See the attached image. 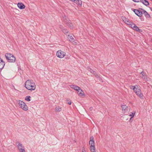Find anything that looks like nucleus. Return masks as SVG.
I'll list each match as a JSON object with an SVG mask.
<instances>
[{
    "label": "nucleus",
    "instance_id": "2f4dec72",
    "mask_svg": "<svg viewBox=\"0 0 152 152\" xmlns=\"http://www.w3.org/2000/svg\"><path fill=\"white\" fill-rule=\"evenodd\" d=\"M93 107H90L89 108V110H90L91 111H92L93 110Z\"/></svg>",
    "mask_w": 152,
    "mask_h": 152
},
{
    "label": "nucleus",
    "instance_id": "4468645a",
    "mask_svg": "<svg viewBox=\"0 0 152 152\" xmlns=\"http://www.w3.org/2000/svg\"><path fill=\"white\" fill-rule=\"evenodd\" d=\"M18 6L20 9L23 10L25 7V5L22 3H18Z\"/></svg>",
    "mask_w": 152,
    "mask_h": 152
},
{
    "label": "nucleus",
    "instance_id": "f3484780",
    "mask_svg": "<svg viewBox=\"0 0 152 152\" xmlns=\"http://www.w3.org/2000/svg\"><path fill=\"white\" fill-rule=\"evenodd\" d=\"M88 70L92 73L93 74L97 77H98L99 76L98 75H97L96 73L93 71L92 69L88 68Z\"/></svg>",
    "mask_w": 152,
    "mask_h": 152
},
{
    "label": "nucleus",
    "instance_id": "c756f323",
    "mask_svg": "<svg viewBox=\"0 0 152 152\" xmlns=\"http://www.w3.org/2000/svg\"><path fill=\"white\" fill-rule=\"evenodd\" d=\"M82 152H85V150H84V147H83L82 148Z\"/></svg>",
    "mask_w": 152,
    "mask_h": 152
},
{
    "label": "nucleus",
    "instance_id": "c85d7f7f",
    "mask_svg": "<svg viewBox=\"0 0 152 152\" xmlns=\"http://www.w3.org/2000/svg\"><path fill=\"white\" fill-rule=\"evenodd\" d=\"M122 19L124 21L125 20V19H126V18L125 17H122Z\"/></svg>",
    "mask_w": 152,
    "mask_h": 152
},
{
    "label": "nucleus",
    "instance_id": "6e6552de",
    "mask_svg": "<svg viewBox=\"0 0 152 152\" xmlns=\"http://www.w3.org/2000/svg\"><path fill=\"white\" fill-rule=\"evenodd\" d=\"M132 10L133 11L134 13L136 15L139 17H141L142 15V12L141 11L137 9H132Z\"/></svg>",
    "mask_w": 152,
    "mask_h": 152
},
{
    "label": "nucleus",
    "instance_id": "1a4fd4ad",
    "mask_svg": "<svg viewBox=\"0 0 152 152\" xmlns=\"http://www.w3.org/2000/svg\"><path fill=\"white\" fill-rule=\"evenodd\" d=\"M60 28L61 30L66 35H68V33L69 32L68 31L66 28H64L61 26H60Z\"/></svg>",
    "mask_w": 152,
    "mask_h": 152
},
{
    "label": "nucleus",
    "instance_id": "a211bd4d",
    "mask_svg": "<svg viewBox=\"0 0 152 152\" xmlns=\"http://www.w3.org/2000/svg\"><path fill=\"white\" fill-rule=\"evenodd\" d=\"M133 29L134 30H135L137 31H138L139 32H142V30L141 29H140L137 26L135 25H134V26L133 27Z\"/></svg>",
    "mask_w": 152,
    "mask_h": 152
},
{
    "label": "nucleus",
    "instance_id": "6ab92c4d",
    "mask_svg": "<svg viewBox=\"0 0 152 152\" xmlns=\"http://www.w3.org/2000/svg\"><path fill=\"white\" fill-rule=\"evenodd\" d=\"M141 2L143 4L146 6H147L149 5V3L148 1L146 0H141Z\"/></svg>",
    "mask_w": 152,
    "mask_h": 152
},
{
    "label": "nucleus",
    "instance_id": "f03ea898",
    "mask_svg": "<svg viewBox=\"0 0 152 152\" xmlns=\"http://www.w3.org/2000/svg\"><path fill=\"white\" fill-rule=\"evenodd\" d=\"M5 56L8 62L14 63L15 61V58L12 54L6 53L5 54Z\"/></svg>",
    "mask_w": 152,
    "mask_h": 152
},
{
    "label": "nucleus",
    "instance_id": "cd10ccee",
    "mask_svg": "<svg viewBox=\"0 0 152 152\" xmlns=\"http://www.w3.org/2000/svg\"><path fill=\"white\" fill-rule=\"evenodd\" d=\"M135 2H138L141 1V0H132Z\"/></svg>",
    "mask_w": 152,
    "mask_h": 152
},
{
    "label": "nucleus",
    "instance_id": "72a5a7b5",
    "mask_svg": "<svg viewBox=\"0 0 152 152\" xmlns=\"http://www.w3.org/2000/svg\"><path fill=\"white\" fill-rule=\"evenodd\" d=\"M130 88H131V89H133V87H132L131 86H130Z\"/></svg>",
    "mask_w": 152,
    "mask_h": 152
},
{
    "label": "nucleus",
    "instance_id": "b1692460",
    "mask_svg": "<svg viewBox=\"0 0 152 152\" xmlns=\"http://www.w3.org/2000/svg\"><path fill=\"white\" fill-rule=\"evenodd\" d=\"M132 114H130L129 115V116H131V117L130 118V120H129V121H131V119H132V118L134 117V114H135V112H132L131 113Z\"/></svg>",
    "mask_w": 152,
    "mask_h": 152
},
{
    "label": "nucleus",
    "instance_id": "bb28decb",
    "mask_svg": "<svg viewBox=\"0 0 152 152\" xmlns=\"http://www.w3.org/2000/svg\"><path fill=\"white\" fill-rule=\"evenodd\" d=\"M129 24L130 25V26L131 27V28H133V27H134V25H135V24Z\"/></svg>",
    "mask_w": 152,
    "mask_h": 152
},
{
    "label": "nucleus",
    "instance_id": "c9c22d12",
    "mask_svg": "<svg viewBox=\"0 0 152 152\" xmlns=\"http://www.w3.org/2000/svg\"><path fill=\"white\" fill-rule=\"evenodd\" d=\"M132 119H131V121H129L130 122H131L132 121Z\"/></svg>",
    "mask_w": 152,
    "mask_h": 152
},
{
    "label": "nucleus",
    "instance_id": "0eeeda50",
    "mask_svg": "<svg viewBox=\"0 0 152 152\" xmlns=\"http://www.w3.org/2000/svg\"><path fill=\"white\" fill-rule=\"evenodd\" d=\"M20 152H26L23 146H22V144L19 142H16Z\"/></svg>",
    "mask_w": 152,
    "mask_h": 152
},
{
    "label": "nucleus",
    "instance_id": "39448f33",
    "mask_svg": "<svg viewBox=\"0 0 152 152\" xmlns=\"http://www.w3.org/2000/svg\"><path fill=\"white\" fill-rule=\"evenodd\" d=\"M18 104L20 107L24 111H27L28 107L26 104L22 101H19Z\"/></svg>",
    "mask_w": 152,
    "mask_h": 152
},
{
    "label": "nucleus",
    "instance_id": "aec40b11",
    "mask_svg": "<svg viewBox=\"0 0 152 152\" xmlns=\"http://www.w3.org/2000/svg\"><path fill=\"white\" fill-rule=\"evenodd\" d=\"M121 107L122 108V110L123 111H124V112L126 111L127 110V108L128 107L125 105H121Z\"/></svg>",
    "mask_w": 152,
    "mask_h": 152
},
{
    "label": "nucleus",
    "instance_id": "dca6fc26",
    "mask_svg": "<svg viewBox=\"0 0 152 152\" xmlns=\"http://www.w3.org/2000/svg\"><path fill=\"white\" fill-rule=\"evenodd\" d=\"M77 91V93L79 96H81L84 95V92L80 88V90H79Z\"/></svg>",
    "mask_w": 152,
    "mask_h": 152
},
{
    "label": "nucleus",
    "instance_id": "2eb2a0df",
    "mask_svg": "<svg viewBox=\"0 0 152 152\" xmlns=\"http://www.w3.org/2000/svg\"><path fill=\"white\" fill-rule=\"evenodd\" d=\"M70 87L72 88H73L77 91H78L79 90H80V87L75 85H72L70 86Z\"/></svg>",
    "mask_w": 152,
    "mask_h": 152
},
{
    "label": "nucleus",
    "instance_id": "20e7f679",
    "mask_svg": "<svg viewBox=\"0 0 152 152\" xmlns=\"http://www.w3.org/2000/svg\"><path fill=\"white\" fill-rule=\"evenodd\" d=\"M63 19L64 22L67 25L69 26L71 29H72L73 27V24L71 22V21L68 20L66 16L63 17Z\"/></svg>",
    "mask_w": 152,
    "mask_h": 152
},
{
    "label": "nucleus",
    "instance_id": "9b49d317",
    "mask_svg": "<svg viewBox=\"0 0 152 152\" xmlns=\"http://www.w3.org/2000/svg\"><path fill=\"white\" fill-rule=\"evenodd\" d=\"M94 137L93 136L91 137L89 142V144L90 145V146H95L94 141Z\"/></svg>",
    "mask_w": 152,
    "mask_h": 152
},
{
    "label": "nucleus",
    "instance_id": "4be33fe9",
    "mask_svg": "<svg viewBox=\"0 0 152 152\" xmlns=\"http://www.w3.org/2000/svg\"><path fill=\"white\" fill-rule=\"evenodd\" d=\"M95 146H90V150L91 152H96Z\"/></svg>",
    "mask_w": 152,
    "mask_h": 152
},
{
    "label": "nucleus",
    "instance_id": "a878e982",
    "mask_svg": "<svg viewBox=\"0 0 152 152\" xmlns=\"http://www.w3.org/2000/svg\"><path fill=\"white\" fill-rule=\"evenodd\" d=\"M66 102L67 103H68L70 105L71 104V101L69 100H66Z\"/></svg>",
    "mask_w": 152,
    "mask_h": 152
},
{
    "label": "nucleus",
    "instance_id": "423d86ee",
    "mask_svg": "<svg viewBox=\"0 0 152 152\" xmlns=\"http://www.w3.org/2000/svg\"><path fill=\"white\" fill-rule=\"evenodd\" d=\"M65 53L61 50H59L56 53L57 56L61 58H63L65 56Z\"/></svg>",
    "mask_w": 152,
    "mask_h": 152
},
{
    "label": "nucleus",
    "instance_id": "412c9836",
    "mask_svg": "<svg viewBox=\"0 0 152 152\" xmlns=\"http://www.w3.org/2000/svg\"><path fill=\"white\" fill-rule=\"evenodd\" d=\"M74 2L78 5L81 6L82 4V1L81 0H75Z\"/></svg>",
    "mask_w": 152,
    "mask_h": 152
},
{
    "label": "nucleus",
    "instance_id": "473e14b6",
    "mask_svg": "<svg viewBox=\"0 0 152 152\" xmlns=\"http://www.w3.org/2000/svg\"><path fill=\"white\" fill-rule=\"evenodd\" d=\"M71 1H72L74 2L75 0H70Z\"/></svg>",
    "mask_w": 152,
    "mask_h": 152
},
{
    "label": "nucleus",
    "instance_id": "f704fd0d",
    "mask_svg": "<svg viewBox=\"0 0 152 152\" xmlns=\"http://www.w3.org/2000/svg\"><path fill=\"white\" fill-rule=\"evenodd\" d=\"M150 9H151V10L152 11V8H151V7H150Z\"/></svg>",
    "mask_w": 152,
    "mask_h": 152
},
{
    "label": "nucleus",
    "instance_id": "f257e3e1",
    "mask_svg": "<svg viewBox=\"0 0 152 152\" xmlns=\"http://www.w3.org/2000/svg\"><path fill=\"white\" fill-rule=\"evenodd\" d=\"M25 86L27 89L31 91L34 90L36 88V85L33 81L29 80L26 82Z\"/></svg>",
    "mask_w": 152,
    "mask_h": 152
},
{
    "label": "nucleus",
    "instance_id": "393cba45",
    "mask_svg": "<svg viewBox=\"0 0 152 152\" xmlns=\"http://www.w3.org/2000/svg\"><path fill=\"white\" fill-rule=\"evenodd\" d=\"M30 97H31L30 96H26L25 98V100L27 101H31Z\"/></svg>",
    "mask_w": 152,
    "mask_h": 152
},
{
    "label": "nucleus",
    "instance_id": "5701e85b",
    "mask_svg": "<svg viewBox=\"0 0 152 152\" xmlns=\"http://www.w3.org/2000/svg\"><path fill=\"white\" fill-rule=\"evenodd\" d=\"M55 110L56 112H60L61 110V108L59 106L55 108Z\"/></svg>",
    "mask_w": 152,
    "mask_h": 152
},
{
    "label": "nucleus",
    "instance_id": "ddd939ff",
    "mask_svg": "<svg viewBox=\"0 0 152 152\" xmlns=\"http://www.w3.org/2000/svg\"><path fill=\"white\" fill-rule=\"evenodd\" d=\"M5 64V62L1 58H0V69H3Z\"/></svg>",
    "mask_w": 152,
    "mask_h": 152
},
{
    "label": "nucleus",
    "instance_id": "7c9ffc66",
    "mask_svg": "<svg viewBox=\"0 0 152 152\" xmlns=\"http://www.w3.org/2000/svg\"><path fill=\"white\" fill-rule=\"evenodd\" d=\"M140 74H142V75L143 76L145 75V74H144V73L143 72V71H142L141 72H140Z\"/></svg>",
    "mask_w": 152,
    "mask_h": 152
},
{
    "label": "nucleus",
    "instance_id": "9d476101",
    "mask_svg": "<svg viewBox=\"0 0 152 152\" xmlns=\"http://www.w3.org/2000/svg\"><path fill=\"white\" fill-rule=\"evenodd\" d=\"M68 39L71 42L74 44H76L77 43L76 41L74 40V39L73 38L72 36H69V35H68Z\"/></svg>",
    "mask_w": 152,
    "mask_h": 152
},
{
    "label": "nucleus",
    "instance_id": "f8f14e48",
    "mask_svg": "<svg viewBox=\"0 0 152 152\" xmlns=\"http://www.w3.org/2000/svg\"><path fill=\"white\" fill-rule=\"evenodd\" d=\"M139 9L142 10V13L147 18H150V15L145 10L142 8H139Z\"/></svg>",
    "mask_w": 152,
    "mask_h": 152
},
{
    "label": "nucleus",
    "instance_id": "7ed1b4c3",
    "mask_svg": "<svg viewBox=\"0 0 152 152\" xmlns=\"http://www.w3.org/2000/svg\"><path fill=\"white\" fill-rule=\"evenodd\" d=\"M132 87H133V89L135 92L136 94L139 96L141 99L142 98L143 94L141 93L140 89L138 88V87L137 86H131Z\"/></svg>",
    "mask_w": 152,
    "mask_h": 152
}]
</instances>
